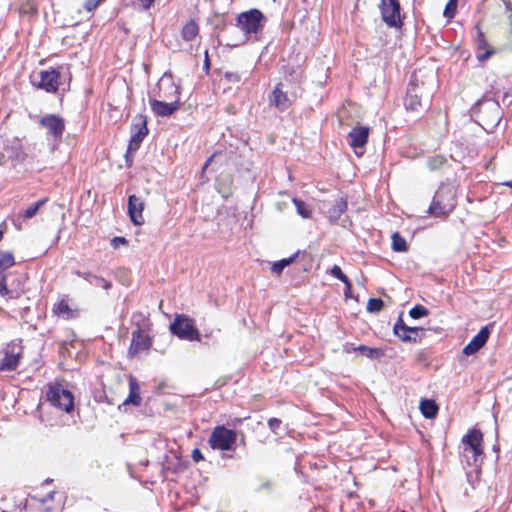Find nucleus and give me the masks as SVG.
Returning <instances> with one entry per match:
<instances>
[{"instance_id":"7","label":"nucleus","mask_w":512,"mask_h":512,"mask_svg":"<svg viewBox=\"0 0 512 512\" xmlns=\"http://www.w3.org/2000/svg\"><path fill=\"white\" fill-rule=\"evenodd\" d=\"M46 397L52 406L64 412L69 413L74 408L73 394L59 384L49 386Z\"/></svg>"},{"instance_id":"50","label":"nucleus","mask_w":512,"mask_h":512,"mask_svg":"<svg viewBox=\"0 0 512 512\" xmlns=\"http://www.w3.org/2000/svg\"><path fill=\"white\" fill-rule=\"evenodd\" d=\"M505 5H506V9H507V10H511V9H512V8H511V3H510L509 1H508V2H506V3H505Z\"/></svg>"},{"instance_id":"54","label":"nucleus","mask_w":512,"mask_h":512,"mask_svg":"<svg viewBox=\"0 0 512 512\" xmlns=\"http://www.w3.org/2000/svg\"><path fill=\"white\" fill-rule=\"evenodd\" d=\"M401 512H406V511H404V510H403V511H401Z\"/></svg>"},{"instance_id":"39","label":"nucleus","mask_w":512,"mask_h":512,"mask_svg":"<svg viewBox=\"0 0 512 512\" xmlns=\"http://www.w3.org/2000/svg\"><path fill=\"white\" fill-rule=\"evenodd\" d=\"M54 311L59 315H68L71 312V309L68 302L62 300L56 305Z\"/></svg>"},{"instance_id":"31","label":"nucleus","mask_w":512,"mask_h":512,"mask_svg":"<svg viewBox=\"0 0 512 512\" xmlns=\"http://www.w3.org/2000/svg\"><path fill=\"white\" fill-rule=\"evenodd\" d=\"M426 163L430 171H437L447 165V159L441 155H434L428 157Z\"/></svg>"},{"instance_id":"38","label":"nucleus","mask_w":512,"mask_h":512,"mask_svg":"<svg viewBox=\"0 0 512 512\" xmlns=\"http://www.w3.org/2000/svg\"><path fill=\"white\" fill-rule=\"evenodd\" d=\"M456 9H457V2L449 0L445 6L443 14L447 19H452L455 16Z\"/></svg>"},{"instance_id":"11","label":"nucleus","mask_w":512,"mask_h":512,"mask_svg":"<svg viewBox=\"0 0 512 512\" xmlns=\"http://www.w3.org/2000/svg\"><path fill=\"white\" fill-rule=\"evenodd\" d=\"M147 134L148 128L146 116L141 114L135 116L131 125V138L127 152L130 153L137 151Z\"/></svg>"},{"instance_id":"47","label":"nucleus","mask_w":512,"mask_h":512,"mask_svg":"<svg viewBox=\"0 0 512 512\" xmlns=\"http://www.w3.org/2000/svg\"><path fill=\"white\" fill-rule=\"evenodd\" d=\"M271 487H272L271 482L266 481V482H264V483H262V484H261V487H260V488H261V489H265V490H270V489H271Z\"/></svg>"},{"instance_id":"33","label":"nucleus","mask_w":512,"mask_h":512,"mask_svg":"<svg viewBox=\"0 0 512 512\" xmlns=\"http://www.w3.org/2000/svg\"><path fill=\"white\" fill-rule=\"evenodd\" d=\"M392 249L395 252H407L408 244L398 232H394L392 234Z\"/></svg>"},{"instance_id":"44","label":"nucleus","mask_w":512,"mask_h":512,"mask_svg":"<svg viewBox=\"0 0 512 512\" xmlns=\"http://www.w3.org/2000/svg\"><path fill=\"white\" fill-rule=\"evenodd\" d=\"M225 77H226L228 80H230V81H234V82H238V81L240 80L239 75H238V74H236V73H229V72H227V73L225 74Z\"/></svg>"},{"instance_id":"35","label":"nucleus","mask_w":512,"mask_h":512,"mask_svg":"<svg viewBox=\"0 0 512 512\" xmlns=\"http://www.w3.org/2000/svg\"><path fill=\"white\" fill-rule=\"evenodd\" d=\"M331 274L336 277L338 280L343 282L345 286H347L348 290L351 289V283L348 277L342 272L341 268L338 265H334L331 268Z\"/></svg>"},{"instance_id":"45","label":"nucleus","mask_w":512,"mask_h":512,"mask_svg":"<svg viewBox=\"0 0 512 512\" xmlns=\"http://www.w3.org/2000/svg\"><path fill=\"white\" fill-rule=\"evenodd\" d=\"M55 492L54 491H51L47 494V496L45 498H42L40 499V501L45 504L47 503L49 500H53L54 496H55Z\"/></svg>"},{"instance_id":"10","label":"nucleus","mask_w":512,"mask_h":512,"mask_svg":"<svg viewBox=\"0 0 512 512\" xmlns=\"http://www.w3.org/2000/svg\"><path fill=\"white\" fill-rule=\"evenodd\" d=\"M379 7L382 20L389 27L400 28L403 25L399 0H381Z\"/></svg>"},{"instance_id":"25","label":"nucleus","mask_w":512,"mask_h":512,"mask_svg":"<svg viewBox=\"0 0 512 512\" xmlns=\"http://www.w3.org/2000/svg\"><path fill=\"white\" fill-rule=\"evenodd\" d=\"M73 273L78 277L83 278L88 283L96 286H101L105 290H109L112 287V283L110 281L104 279L101 276L92 274L91 272H82L80 270H76Z\"/></svg>"},{"instance_id":"49","label":"nucleus","mask_w":512,"mask_h":512,"mask_svg":"<svg viewBox=\"0 0 512 512\" xmlns=\"http://www.w3.org/2000/svg\"><path fill=\"white\" fill-rule=\"evenodd\" d=\"M345 296L346 297H351V289L348 290L347 286H345Z\"/></svg>"},{"instance_id":"22","label":"nucleus","mask_w":512,"mask_h":512,"mask_svg":"<svg viewBox=\"0 0 512 512\" xmlns=\"http://www.w3.org/2000/svg\"><path fill=\"white\" fill-rule=\"evenodd\" d=\"M279 83L269 95V104L276 107L280 111L288 109L291 105V101L287 96V93L282 91Z\"/></svg>"},{"instance_id":"29","label":"nucleus","mask_w":512,"mask_h":512,"mask_svg":"<svg viewBox=\"0 0 512 512\" xmlns=\"http://www.w3.org/2000/svg\"><path fill=\"white\" fill-rule=\"evenodd\" d=\"M199 33V27L194 20H190L184 25L181 36L185 41L193 40Z\"/></svg>"},{"instance_id":"18","label":"nucleus","mask_w":512,"mask_h":512,"mask_svg":"<svg viewBox=\"0 0 512 512\" xmlns=\"http://www.w3.org/2000/svg\"><path fill=\"white\" fill-rule=\"evenodd\" d=\"M60 74L57 70L51 69L40 72V81L38 87L48 93H54L59 87Z\"/></svg>"},{"instance_id":"46","label":"nucleus","mask_w":512,"mask_h":512,"mask_svg":"<svg viewBox=\"0 0 512 512\" xmlns=\"http://www.w3.org/2000/svg\"><path fill=\"white\" fill-rule=\"evenodd\" d=\"M155 0H141V5L144 9H149Z\"/></svg>"},{"instance_id":"32","label":"nucleus","mask_w":512,"mask_h":512,"mask_svg":"<svg viewBox=\"0 0 512 512\" xmlns=\"http://www.w3.org/2000/svg\"><path fill=\"white\" fill-rule=\"evenodd\" d=\"M298 255H299V251L294 253L291 257L283 258L277 262H274L272 265V268H271L272 272L277 275H280L282 273L283 269L285 267H287L288 265H290L291 263H293Z\"/></svg>"},{"instance_id":"27","label":"nucleus","mask_w":512,"mask_h":512,"mask_svg":"<svg viewBox=\"0 0 512 512\" xmlns=\"http://www.w3.org/2000/svg\"><path fill=\"white\" fill-rule=\"evenodd\" d=\"M420 410L425 418L432 419L438 413V406L434 400L423 399L420 402Z\"/></svg>"},{"instance_id":"6","label":"nucleus","mask_w":512,"mask_h":512,"mask_svg":"<svg viewBox=\"0 0 512 512\" xmlns=\"http://www.w3.org/2000/svg\"><path fill=\"white\" fill-rule=\"evenodd\" d=\"M179 87L174 83L171 76L166 74L159 80L156 87L148 92V98H155L162 101H177L180 100Z\"/></svg>"},{"instance_id":"34","label":"nucleus","mask_w":512,"mask_h":512,"mask_svg":"<svg viewBox=\"0 0 512 512\" xmlns=\"http://www.w3.org/2000/svg\"><path fill=\"white\" fill-rule=\"evenodd\" d=\"M46 199H41L37 202H35L34 204H32L31 206H29L27 209H25L22 213V218L24 220H28V219H31L33 218L38 210L46 203Z\"/></svg>"},{"instance_id":"20","label":"nucleus","mask_w":512,"mask_h":512,"mask_svg":"<svg viewBox=\"0 0 512 512\" xmlns=\"http://www.w3.org/2000/svg\"><path fill=\"white\" fill-rule=\"evenodd\" d=\"M143 210L144 202L141 200V198L137 197L136 195L129 196L128 213L131 221L137 226H140L144 223Z\"/></svg>"},{"instance_id":"30","label":"nucleus","mask_w":512,"mask_h":512,"mask_svg":"<svg viewBox=\"0 0 512 512\" xmlns=\"http://www.w3.org/2000/svg\"><path fill=\"white\" fill-rule=\"evenodd\" d=\"M292 202L295 205L298 215L304 219H310L312 217V209L309 204L299 198H293Z\"/></svg>"},{"instance_id":"52","label":"nucleus","mask_w":512,"mask_h":512,"mask_svg":"<svg viewBox=\"0 0 512 512\" xmlns=\"http://www.w3.org/2000/svg\"><path fill=\"white\" fill-rule=\"evenodd\" d=\"M504 185L512 188V180L505 182Z\"/></svg>"},{"instance_id":"26","label":"nucleus","mask_w":512,"mask_h":512,"mask_svg":"<svg viewBox=\"0 0 512 512\" xmlns=\"http://www.w3.org/2000/svg\"><path fill=\"white\" fill-rule=\"evenodd\" d=\"M347 210V201L344 198H338L334 204L328 209L327 217L331 223H336L341 215Z\"/></svg>"},{"instance_id":"40","label":"nucleus","mask_w":512,"mask_h":512,"mask_svg":"<svg viewBox=\"0 0 512 512\" xmlns=\"http://www.w3.org/2000/svg\"><path fill=\"white\" fill-rule=\"evenodd\" d=\"M128 241L125 237L116 236L111 239V246L115 249L119 248L120 245H127Z\"/></svg>"},{"instance_id":"21","label":"nucleus","mask_w":512,"mask_h":512,"mask_svg":"<svg viewBox=\"0 0 512 512\" xmlns=\"http://www.w3.org/2000/svg\"><path fill=\"white\" fill-rule=\"evenodd\" d=\"M369 136V128L365 126H356L348 133L349 145L354 149L363 148Z\"/></svg>"},{"instance_id":"15","label":"nucleus","mask_w":512,"mask_h":512,"mask_svg":"<svg viewBox=\"0 0 512 512\" xmlns=\"http://www.w3.org/2000/svg\"><path fill=\"white\" fill-rule=\"evenodd\" d=\"M482 440L483 434L481 433L480 430L477 429L470 430L468 434H466L462 439V442L465 445V452H471L474 461H476L477 458L483 454V449L481 445Z\"/></svg>"},{"instance_id":"37","label":"nucleus","mask_w":512,"mask_h":512,"mask_svg":"<svg viewBox=\"0 0 512 512\" xmlns=\"http://www.w3.org/2000/svg\"><path fill=\"white\" fill-rule=\"evenodd\" d=\"M429 314V311L428 309H426L424 306L422 305H416L414 306L410 311H409V315L410 317H412L413 319H419V318H422L424 316H427Z\"/></svg>"},{"instance_id":"53","label":"nucleus","mask_w":512,"mask_h":512,"mask_svg":"<svg viewBox=\"0 0 512 512\" xmlns=\"http://www.w3.org/2000/svg\"><path fill=\"white\" fill-rule=\"evenodd\" d=\"M3 238V232L0 230V241L2 240Z\"/></svg>"},{"instance_id":"1","label":"nucleus","mask_w":512,"mask_h":512,"mask_svg":"<svg viewBox=\"0 0 512 512\" xmlns=\"http://www.w3.org/2000/svg\"><path fill=\"white\" fill-rule=\"evenodd\" d=\"M455 187L448 183H442L436 191L428 213L434 217H447L456 207Z\"/></svg>"},{"instance_id":"4","label":"nucleus","mask_w":512,"mask_h":512,"mask_svg":"<svg viewBox=\"0 0 512 512\" xmlns=\"http://www.w3.org/2000/svg\"><path fill=\"white\" fill-rule=\"evenodd\" d=\"M170 331L181 340L200 341V333L194 320L187 315H176L174 321L170 324Z\"/></svg>"},{"instance_id":"48","label":"nucleus","mask_w":512,"mask_h":512,"mask_svg":"<svg viewBox=\"0 0 512 512\" xmlns=\"http://www.w3.org/2000/svg\"><path fill=\"white\" fill-rule=\"evenodd\" d=\"M213 157H214V155H212V156H211V157H210V158L205 162V164H204V166H203V170H204V169H206V168L210 165V163H211V162H212V160H213Z\"/></svg>"},{"instance_id":"41","label":"nucleus","mask_w":512,"mask_h":512,"mask_svg":"<svg viewBox=\"0 0 512 512\" xmlns=\"http://www.w3.org/2000/svg\"><path fill=\"white\" fill-rule=\"evenodd\" d=\"M281 423V420L278 418H270L268 420V426L274 433H277V430L280 428Z\"/></svg>"},{"instance_id":"2","label":"nucleus","mask_w":512,"mask_h":512,"mask_svg":"<svg viewBox=\"0 0 512 512\" xmlns=\"http://www.w3.org/2000/svg\"><path fill=\"white\" fill-rule=\"evenodd\" d=\"M477 117L486 131H493L502 119V109L497 101L483 100L477 104Z\"/></svg>"},{"instance_id":"5","label":"nucleus","mask_w":512,"mask_h":512,"mask_svg":"<svg viewBox=\"0 0 512 512\" xmlns=\"http://www.w3.org/2000/svg\"><path fill=\"white\" fill-rule=\"evenodd\" d=\"M237 440V432L223 425L216 426L209 437V445L214 450L229 451Z\"/></svg>"},{"instance_id":"14","label":"nucleus","mask_w":512,"mask_h":512,"mask_svg":"<svg viewBox=\"0 0 512 512\" xmlns=\"http://www.w3.org/2000/svg\"><path fill=\"white\" fill-rule=\"evenodd\" d=\"M393 331L403 342H418L425 330L421 327L407 326L400 316L393 327Z\"/></svg>"},{"instance_id":"28","label":"nucleus","mask_w":512,"mask_h":512,"mask_svg":"<svg viewBox=\"0 0 512 512\" xmlns=\"http://www.w3.org/2000/svg\"><path fill=\"white\" fill-rule=\"evenodd\" d=\"M353 351H358L369 359H380L384 356V351L379 348H372L366 345H359L353 348Z\"/></svg>"},{"instance_id":"19","label":"nucleus","mask_w":512,"mask_h":512,"mask_svg":"<svg viewBox=\"0 0 512 512\" xmlns=\"http://www.w3.org/2000/svg\"><path fill=\"white\" fill-rule=\"evenodd\" d=\"M149 104L151 106V110L155 115L160 117H168L172 115L179 108V103L177 101H162L156 100L155 98L150 97Z\"/></svg>"},{"instance_id":"24","label":"nucleus","mask_w":512,"mask_h":512,"mask_svg":"<svg viewBox=\"0 0 512 512\" xmlns=\"http://www.w3.org/2000/svg\"><path fill=\"white\" fill-rule=\"evenodd\" d=\"M142 402V398L140 396V386L135 377L129 378V395L124 400L123 405L132 404L134 406H140Z\"/></svg>"},{"instance_id":"23","label":"nucleus","mask_w":512,"mask_h":512,"mask_svg":"<svg viewBox=\"0 0 512 512\" xmlns=\"http://www.w3.org/2000/svg\"><path fill=\"white\" fill-rule=\"evenodd\" d=\"M475 44L478 50H484L483 53L477 55V58L480 62L486 61L495 53V50L490 47L484 36V33L480 29H477Z\"/></svg>"},{"instance_id":"12","label":"nucleus","mask_w":512,"mask_h":512,"mask_svg":"<svg viewBox=\"0 0 512 512\" xmlns=\"http://www.w3.org/2000/svg\"><path fill=\"white\" fill-rule=\"evenodd\" d=\"M39 125L46 129L47 134L58 140L62 137L65 131L64 119L56 114H47L39 120Z\"/></svg>"},{"instance_id":"8","label":"nucleus","mask_w":512,"mask_h":512,"mask_svg":"<svg viewBox=\"0 0 512 512\" xmlns=\"http://www.w3.org/2000/svg\"><path fill=\"white\" fill-rule=\"evenodd\" d=\"M23 347L20 341H12L0 350V371H13L22 357Z\"/></svg>"},{"instance_id":"43","label":"nucleus","mask_w":512,"mask_h":512,"mask_svg":"<svg viewBox=\"0 0 512 512\" xmlns=\"http://www.w3.org/2000/svg\"><path fill=\"white\" fill-rule=\"evenodd\" d=\"M192 459L195 461V462H199L200 460H203V455L201 453V451L199 449H194L192 451Z\"/></svg>"},{"instance_id":"51","label":"nucleus","mask_w":512,"mask_h":512,"mask_svg":"<svg viewBox=\"0 0 512 512\" xmlns=\"http://www.w3.org/2000/svg\"><path fill=\"white\" fill-rule=\"evenodd\" d=\"M205 66L209 67V60H208V54L206 53V59H205Z\"/></svg>"},{"instance_id":"3","label":"nucleus","mask_w":512,"mask_h":512,"mask_svg":"<svg viewBox=\"0 0 512 512\" xmlns=\"http://www.w3.org/2000/svg\"><path fill=\"white\" fill-rule=\"evenodd\" d=\"M265 22L266 18L260 10L250 9L237 16L236 26L249 39L252 34L256 35L263 29Z\"/></svg>"},{"instance_id":"42","label":"nucleus","mask_w":512,"mask_h":512,"mask_svg":"<svg viewBox=\"0 0 512 512\" xmlns=\"http://www.w3.org/2000/svg\"><path fill=\"white\" fill-rule=\"evenodd\" d=\"M100 2H101V0H87L84 3V8L88 12H91V11H93L99 5Z\"/></svg>"},{"instance_id":"16","label":"nucleus","mask_w":512,"mask_h":512,"mask_svg":"<svg viewBox=\"0 0 512 512\" xmlns=\"http://www.w3.org/2000/svg\"><path fill=\"white\" fill-rule=\"evenodd\" d=\"M151 346V339L140 328L132 332V341L129 347V354L135 356L141 351L148 350Z\"/></svg>"},{"instance_id":"17","label":"nucleus","mask_w":512,"mask_h":512,"mask_svg":"<svg viewBox=\"0 0 512 512\" xmlns=\"http://www.w3.org/2000/svg\"><path fill=\"white\" fill-rule=\"evenodd\" d=\"M490 335L489 326H484L463 348V354L470 356L477 353L487 342Z\"/></svg>"},{"instance_id":"36","label":"nucleus","mask_w":512,"mask_h":512,"mask_svg":"<svg viewBox=\"0 0 512 512\" xmlns=\"http://www.w3.org/2000/svg\"><path fill=\"white\" fill-rule=\"evenodd\" d=\"M384 306L383 301L380 298H370L367 303L368 312L375 313L382 310Z\"/></svg>"},{"instance_id":"13","label":"nucleus","mask_w":512,"mask_h":512,"mask_svg":"<svg viewBox=\"0 0 512 512\" xmlns=\"http://www.w3.org/2000/svg\"><path fill=\"white\" fill-rule=\"evenodd\" d=\"M423 87H419L418 84H415L413 81L409 83L407 94L404 100V105L407 110L411 111H420L424 108L422 103ZM425 106H429V97H426Z\"/></svg>"},{"instance_id":"9","label":"nucleus","mask_w":512,"mask_h":512,"mask_svg":"<svg viewBox=\"0 0 512 512\" xmlns=\"http://www.w3.org/2000/svg\"><path fill=\"white\" fill-rule=\"evenodd\" d=\"M15 264L14 256L11 252H0V295L9 299L18 298L21 291L13 290L8 286V275L4 271Z\"/></svg>"}]
</instances>
